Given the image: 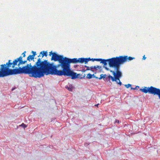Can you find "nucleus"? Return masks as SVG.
I'll return each instance as SVG.
<instances>
[{"instance_id": "f257e3e1", "label": "nucleus", "mask_w": 160, "mask_h": 160, "mask_svg": "<svg viewBox=\"0 0 160 160\" xmlns=\"http://www.w3.org/2000/svg\"><path fill=\"white\" fill-rule=\"evenodd\" d=\"M46 65L45 62H42L41 59L38 58L33 66L31 63L22 67L21 65L17 66L18 68L16 67V74H28L30 77L40 78L48 73Z\"/></svg>"}, {"instance_id": "f03ea898", "label": "nucleus", "mask_w": 160, "mask_h": 160, "mask_svg": "<svg viewBox=\"0 0 160 160\" xmlns=\"http://www.w3.org/2000/svg\"><path fill=\"white\" fill-rule=\"evenodd\" d=\"M19 59H15L12 62L9 60L6 64L0 65V78L6 77L10 75H16L15 66H18L17 63Z\"/></svg>"}, {"instance_id": "7ed1b4c3", "label": "nucleus", "mask_w": 160, "mask_h": 160, "mask_svg": "<svg viewBox=\"0 0 160 160\" xmlns=\"http://www.w3.org/2000/svg\"><path fill=\"white\" fill-rule=\"evenodd\" d=\"M100 61H101L100 63H103L104 66L107 64V62L108 61L109 66L110 67H113L114 68L115 72L112 70L110 71V72L112 73L114 77L110 74L108 75L109 80L110 79L112 81H116L117 80H119V78L122 76V73L120 70H118L117 57L107 59H101Z\"/></svg>"}, {"instance_id": "20e7f679", "label": "nucleus", "mask_w": 160, "mask_h": 160, "mask_svg": "<svg viewBox=\"0 0 160 160\" xmlns=\"http://www.w3.org/2000/svg\"><path fill=\"white\" fill-rule=\"evenodd\" d=\"M64 58L62 55H58L55 52H53L52 56L51 58V60H54L55 61H58L59 64L57 65H54L52 63H50L48 62L47 60H44L42 62H45L47 65V69L48 71V73H46V75L49 74L55 75L53 74L52 72H55L56 71H60L58 70L57 68L61 67H62V63L63 61Z\"/></svg>"}, {"instance_id": "39448f33", "label": "nucleus", "mask_w": 160, "mask_h": 160, "mask_svg": "<svg viewBox=\"0 0 160 160\" xmlns=\"http://www.w3.org/2000/svg\"><path fill=\"white\" fill-rule=\"evenodd\" d=\"M90 60V58H81L78 59L77 58L71 59L67 57H64V58L62 68V69H70V64L71 63H83L84 62L85 64H86Z\"/></svg>"}, {"instance_id": "423d86ee", "label": "nucleus", "mask_w": 160, "mask_h": 160, "mask_svg": "<svg viewBox=\"0 0 160 160\" xmlns=\"http://www.w3.org/2000/svg\"><path fill=\"white\" fill-rule=\"evenodd\" d=\"M55 72H52V73L58 76L64 75L68 76H71L72 79H74L79 78L80 74H77L71 70L70 69H62L60 71H56Z\"/></svg>"}, {"instance_id": "0eeeda50", "label": "nucleus", "mask_w": 160, "mask_h": 160, "mask_svg": "<svg viewBox=\"0 0 160 160\" xmlns=\"http://www.w3.org/2000/svg\"><path fill=\"white\" fill-rule=\"evenodd\" d=\"M140 90L145 93H148L154 95H157L160 99V89L151 86L150 87H145L143 88H141Z\"/></svg>"}, {"instance_id": "6e6552de", "label": "nucleus", "mask_w": 160, "mask_h": 160, "mask_svg": "<svg viewBox=\"0 0 160 160\" xmlns=\"http://www.w3.org/2000/svg\"><path fill=\"white\" fill-rule=\"evenodd\" d=\"M134 58L131 57H128L127 56L117 57L118 70H120V66L121 64H123L126 62L132 60Z\"/></svg>"}, {"instance_id": "1a4fd4ad", "label": "nucleus", "mask_w": 160, "mask_h": 160, "mask_svg": "<svg viewBox=\"0 0 160 160\" xmlns=\"http://www.w3.org/2000/svg\"><path fill=\"white\" fill-rule=\"evenodd\" d=\"M26 51H24L23 53H22L21 56H20L19 57L16 58L19 59V61H18V62L17 63L18 66H19L20 65H21L26 63H27V61H30L31 60H33L34 57H33L32 55H30L27 57L26 60L23 61L22 58H24L26 56Z\"/></svg>"}, {"instance_id": "9d476101", "label": "nucleus", "mask_w": 160, "mask_h": 160, "mask_svg": "<svg viewBox=\"0 0 160 160\" xmlns=\"http://www.w3.org/2000/svg\"><path fill=\"white\" fill-rule=\"evenodd\" d=\"M85 67L87 68V69L86 70H84V72H85L87 70H91L93 71H94V69L95 70V71H97L98 69L100 71L102 68V67L101 66H92L90 68H89L86 66H85Z\"/></svg>"}, {"instance_id": "9b49d317", "label": "nucleus", "mask_w": 160, "mask_h": 160, "mask_svg": "<svg viewBox=\"0 0 160 160\" xmlns=\"http://www.w3.org/2000/svg\"><path fill=\"white\" fill-rule=\"evenodd\" d=\"M139 132H134L133 131H128V132H127L126 134L127 135L130 136L136 133H138Z\"/></svg>"}, {"instance_id": "f8f14e48", "label": "nucleus", "mask_w": 160, "mask_h": 160, "mask_svg": "<svg viewBox=\"0 0 160 160\" xmlns=\"http://www.w3.org/2000/svg\"><path fill=\"white\" fill-rule=\"evenodd\" d=\"M92 77L96 78H98V77H96L94 75V74H93L92 75L90 73H88L87 74V78L89 79L91 78Z\"/></svg>"}, {"instance_id": "ddd939ff", "label": "nucleus", "mask_w": 160, "mask_h": 160, "mask_svg": "<svg viewBox=\"0 0 160 160\" xmlns=\"http://www.w3.org/2000/svg\"><path fill=\"white\" fill-rule=\"evenodd\" d=\"M101 60V58H92L91 59H90V60H89L88 61L92 60L93 62L95 61H100Z\"/></svg>"}, {"instance_id": "4468645a", "label": "nucleus", "mask_w": 160, "mask_h": 160, "mask_svg": "<svg viewBox=\"0 0 160 160\" xmlns=\"http://www.w3.org/2000/svg\"><path fill=\"white\" fill-rule=\"evenodd\" d=\"M41 55L42 56V58H41V59H42V58L44 56L45 54H44V51L41 52L40 53L38 57H39V56H40ZM39 58L40 59V58Z\"/></svg>"}, {"instance_id": "2eb2a0df", "label": "nucleus", "mask_w": 160, "mask_h": 160, "mask_svg": "<svg viewBox=\"0 0 160 160\" xmlns=\"http://www.w3.org/2000/svg\"><path fill=\"white\" fill-rule=\"evenodd\" d=\"M122 77V76L119 78V80H116V81H115V82H116L118 84H119L120 85H122V82H120V78H121V77ZM114 81L113 82H114Z\"/></svg>"}, {"instance_id": "dca6fc26", "label": "nucleus", "mask_w": 160, "mask_h": 160, "mask_svg": "<svg viewBox=\"0 0 160 160\" xmlns=\"http://www.w3.org/2000/svg\"><path fill=\"white\" fill-rule=\"evenodd\" d=\"M66 88L69 91H72V87L70 86L69 87H68V86L66 87Z\"/></svg>"}, {"instance_id": "f3484780", "label": "nucleus", "mask_w": 160, "mask_h": 160, "mask_svg": "<svg viewBox=\"0 0 160 160\" xmlns=\"http://www.w3.org/2000/svg\"><path fill=\"white\" fill-rule=\"evenodd\" d=\"M21 126L24 129H25V128L27 127V126L23 123H22V124L19 126V127Z\"/></svg>"}, {"instance_id": "a211bd4d", "label": "nucleus", "mask_w": 160, "mask_h": 160, "mask_svg": "<svg viewBox=\"0 0 160 160\" xmlns=\"http://www.w3.org/2000/svg\"><path fill=\"white\" fill-rule=\"evenodd\" d=\"M125 86L127 88H128L129 87L132 88L131 85L130 84H126L125 85Z\"/></svg>"}, {"instance_id": "6ab92c4d", "label": "nucleus", "mask_w": 160, "mask_h": 160, "mask_svg": "<svg viewBox=\"0 0 160 160\" xmlns=\"http://www.w3.org/2000/svg\"><path fill=\"white\" fill-rule=\"evenodd\" d=\"M32 52L33 53V54L32 55V56L34 58V57L36 55V52H35L32 51Z\"/></svg>"}, {"instance_id": "aec40b11", "label": "nucleus", "mask_w": 160, "mask_h": 160, "mask_svg": "<svg viewBox=\"0 0 160 160\" xmlns=\"http://www.w3.org/2000/svg\"><path fill=\"white\" fill-rule=\"evenodd\" d=\"M103 76H104V74H101L100 75V77L99 78H98V79H101L102 78H103Z\"/></svg>"}, {"instance_id": "412c9836", "label": "nucleus", "mask_w": 160, "mask_h": 160, "mask_svg": "<svg viewBox=\"0 0 160 160\" xmlns=\"http://www.w3.org/2000/svg\"><path fill=\"white\" fill-rule=\"evenodd\" d=\"M107 76L108 77V76L106 74H104L103 79H106L107 78Z\"/></svg>"}, {"instance_id": "4be33fe9", "label": "nucleus", "mask_w": 160, "mask_h": 160, "mask_svg": "<svg viewBox=\"0 0 160 160\" xmlns=\"http://www.w3.org/2000/svg\"><path fill=\"white\" fill-rule=\"evenodd\" d=\"M137 88H139V87L138 86H137L135 88H131V89H132V90H135V89H136Z\"/></svg>"}, {"instance_id": "5701e85b", "label": "nucleus", "mask_w": 160, "mask_h": 160, "mask_svg": "<svg viewBox=\"0 0 160 160\" xmlns=\"http://www.w3.org/2000/svg\"><path fill=\"white\" fill-rule=\"evenodd\" d=\"M47 53H48V52H47V51H44V54H45L44 56L45 57H47V56L48 55Z\"/></svg>"}, {"instance_id": "b1692460", "label": "nucleus", "mask_w": 160, "mask_h": 160, "mask_svg": "<svg viewBox=\"0 0 160 160\" xmlns=\"http://www.w3.org/2000/svg\"><path fill=\"white\" fill-rule=\"evenodd\" d=\"M115 122L118 123H119V121L118 120H115Z\"/></svg>"}, {"instance_id": "393cba45", "label": "nucleus", "mask_w": 160, "mask_h": 160, "mask_svg": "<svg viewBox=\"0 0 160 160\" xmlns=\"http://www.w3.org/2000/svg\"><path fill=\"white\" fill-rule=\"evenodd\" d=\"M89 144V143H85L84 144V146H87Z\"/></svg>"}, {"instance_id": "a878e982", "label": "nucleus", "mask_w": 160, "mask_h": 160, "mask_svg": "<svg viewBox=\"0 0 160 160\" xmlns=\"http://www.w3.org/2000/svg\"><path fill=\"white\" fill-rule=\"evenodd\" d=\"M146 58V57H145V55H144L143 56V58H142V59H143V60H145Z\"/></svg>"}, {"instance_id": "bb28decb", "label": "nucleus", "mask_w": 160, "mask_h": 160, "mask_svg": "<svg viewBox=\"0 0 160 160\" xmlns=\"http://www.w3.org/2000/svg\"><path fill=\"white\" fill-rule=\"evenodd\" d=\"M52 52H49V55L50 56H51L52 54Z\"/></svg>"}, {"instance_id": "cd10ccee", "label": "nucleus", "mask_w": 160, "mask_h": 160, "mask_svg": "<svg viewBox=\"0 0 160 160\" xmlns=\"http://www.w3.org/2000/svg\"><path fill=\"white\" fill-rule=\"evenodd\" d=\"M99 104H97L96 105H95V106L98 107V106Z\"/></svg>"}, {"instance_id": "c85d7f7f", "label": "nucleus", "mask_w": 160, "mask_h": 160, "mask_svg": "<svg viewBox=\"0 0 160 160\" xmlns=\"http://www.w3.org/2000/svg\"><path fill=\"white\" fill-rule=\"evenodd\" d=\"M84 77H85V75H84V76H83V78H84Z\"/></svg>"}]
</instances>
